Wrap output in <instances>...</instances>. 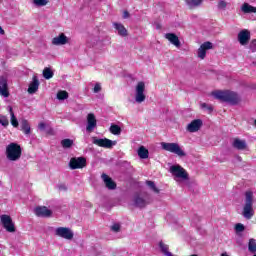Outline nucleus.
<instances>
[{"label": "nucleus", "mask_w": 256, "mask_h": 256, "mask_svg": "<svg viewBox=\"0 0 256 256\" xmlns=\"http://www.w3.org/2000/svg\"><path fill=\"white\" fill-rule=\"evenodd\" d=\"M253 256H256V254H254Z\"/></svg>", "instance_id": "50"}, {"label": "nucleus", "mask_w": 256, "mask_h": 256, "mask_svg": "<svg viewBox=\"0 0 256 256\" xmlns=\"http://www.w3.org/2000/svg\"><path fill=\"white\" fill-rule=\"evenodd\" d=\"M95 127H97V119L95 118V114L90 113L87 115L86 131L88 133H93V131H95Z\"/></svg>", "instance_id": "13"}, {"label": "nucleus", "mask_w": 256, "mask_h": 256, "mask_svg": "<svg viewBox=\"0 0 256 256\" xmlns=\"http://www.w3.org/2000/svg\"><path fill=\"white\" fill-rule=\"evenodd\" d=\"M34 3L37 5V7H45V5L49 3V0H34Z\"/></svg>", "instance_id": "38"}, {"label": "nucleus", "mask_w": 256, "mask_h": 256, "mask_svg": "<svg viewBox=\"0 0 256 256\" xmlns=\"http://www.w3.org/2000/svg\"><path fill=\"white\" fill-rule=\"evenodd\" d=\"M69 43V38L64 33H61L59 36H56L52 39V45H67Z\"/></svg>", "instance_id": "19"}, {"label": "nucleus", "mask_w": 256, "mask_h": 256, "mask_svg": "<svg viewBox=\"0 0 256 256\" xmlns=\"http://www.w3.org/2000/svg\"><path fill=\"white\" fill-rule=\"evenodd\" d=\"M248 250L250 253H256V240L255 239H250L248 243Z\"/></svg>", "instance_id": "32"}, {"label": "nucleus", "mask_w": 256, "mask_h": 256, "mask_svg": "<svg viewBox=\"0 0 256 256\" xmlns=\"http://www.w3.org/2000/svg\"><path fill=\"white\" fill-rule=\"evenodd\" d=\"M47 127V125L45 124V122H41L39 125H38V129L40 131H45V128Z\"/></svg>", "instance_id": "44"}, {"label": "nucleus", "mask_w": 256, "mask_h": 256, "mask_svg": "<svg viewBox=\"0 0 256 256\" xmlns=\"http://www.w3.org/2000/svg\"><path fill=\"white\" fill-rule=\"evenodd\" d=\"M0 35H5V30L0 26Z\"/></svg>", "instance_id": "47"}, {"label": "nucleus", "mask_w": 256, "mask_h": 256, "mask_svg": "<svg viewBox=\"0 0 256 256\" xmlns=\"http://www.w3.org/2000/svg\"><path fill=\"white\" fill-rule=\"evenodd\" d=\"M9 95V78L7 75H0V96L7 99Z\"/></svg>", "instance_id": "8"}, {"label": "nucleus", "mask_w": 256, "mask_h": 256, "mask_svg": "<svg viewBox=\"0 0 256 256\" xmlns=\"http://www.w3.org/2000/svg\"><path fill=\"white\" fill-rule=\"evenodd\" d=\"M21 154V146L17 143L12 142L6 147V158L8 161H19Z\"/></svg>", "instance_id": "3"}, {"label": "nucleus", "mask_w": 256, "mask_h": 256, "mask_svg": "<svg viewBox=\"0 0 256 256\" xmlns=\"http://www.w3.org/2000/svg\"><path fill=\"white\" fill-rule=\"evenodd\" d=\"M0 125L3 127L9 126V119H7V116L0 115Z\"/></svg>", "instance_id": "37"}, {"label": "nucleus", "mask_w": 256, "mask_h": 256, "mask_svg": "<svg viewBox=\"0 0 256 256\" xmlns=\"http://www.w3.org/2000/svg\"><path fill=\"white\" fill-rule=\"evenodd\" d=\"M185 3L189 9H197L203 5V0H186Z\"/></svg>", "instance_id": "26"}, {"label": "nucleus", "mask_w": 256, "mask_h": 256, "mask_svg": "<svg viewBox=\"0 0 256 256\" xmlns=\"http://www.w3.org/2000/svg\"><path fill=\"white\" fill-rule=\"evenodd\" d=\"M165 39L170 41V43L174 45V47H181V41L179 40V37L175 33H166Z\"/></svg>", "instance_id": "20"}, {"label": "nucleus", "mask_w": 256, "mask_h": 256, "mask_svg": "<svg viewBox=\"0 0 256 256\" xmlns=\"http://www.w3.org/2000/svg\"><path fill=\"white\" fill-rule=\"evenodd\" d=\"M209 49H213V43L204 42L203 44H201V46L198 49L199 59H205V57L207 55V51H209Z\"/></svg>", "instance_id": "16"}, {"label": "nucleus", "mask_w": 256, "mask_h": 256, "mask_svg": "<svg viewBox=\"0 0 256 256\" xmlns=\"http://www.w3.org/2000/svg\"><path fill=\"white\" fill-rule=\"evenodd\" d=\"M92 143L98 147H103L104 149H111L113 146L117 145V141L97 137L92 138Z\"/></svg>", "instance_id": "7"}, {"label": "nucleus", "mask_w": 256, "mask_h": 256, "mask_svg": "<svg viewBox=\"0 0 256 256\" xmlns=\"http://www.w3.org/2000/svg\"><path fill=\"white\" fill-rule=\"evenodd\" d=\"M235 230L237 233H242V231H245V226L241 223H238L235 225Z\"/></svg>", "instance_id": "39"}, {"label": "nucleus", "mask_w": 256, "mask_h": 256, "mask_svg": "<svg viewBox=\"0 0 256 256\" xmlns=\"http://www.w3.org/2000/svg\"><path fill=\"white\" fill-rule=\"evenodd\" d=\"M138 156L140 159H149V150L144 146H140L138 149Z\"/></svg>", "instance_id": "27"}, {"label": "nucleus", "mask_w": 256, "mask_h": 256, "mask_svg": "<svg viewBox=\"0 0 256 256\" xmlns=\"http://www.w3.org/2000/svg\"><path fill=\"white\" fill-rule=\"evenodd\" d=\"M236 159L237 161H240V162L243 161V158H241V156H237Z\"/></svg>", "instance_id": "48"}, {"label": "nucleus", "mask_w": 256, "mask_h": 256, "mask_svg": "<svg viewBox=\"0 0 256 256\" xmlns=\"http://www.w3.org/2000/svg\"><path fill=\"white\" fill-rule=\"evenodd\" d=\"M147 99L145 96V82L140 81L135 88V101L136 103H143Z\"/></svg>", "instance_id": "6"}, {"label": "nucleus", "mask_w": 256, "mask_h": 256, "mask_svg": "<svg viewBox=\"0 0 256 256\" xmlns=\"http://www.w3.org/2000/svg\"><path fill=\"white\" fill-rule=\"evenodd\" d=\"M20 127L24 135H31V125L29 124V121L27 119L23 118L20 121Z\"/></svg>", "instance_id": "23"}, {"label": "nucleus", "mask_w": 256, "mask_h": 256, "mask_svg": "<svg viewBox=\"0 0 256 256\" xmlns=\"http://www.w3.org/2000/svg\"><path fill=\"white\" fill-rule=\"evenodd\" d=\"M249 49L250 51H252V53L256 52V40H252L250 45H249Z\"/></svg>", "instance_id": "41"}, {"label": "nucleus", "mask_w": 256, "mask_h": 256, "mask_svg": "<svg viewBox=\"0 0 256 256\" xmlns=\"http://www.w3.org/2000/svg\"><path fill=\"white\" fill-rule=\"evenodd\" d=\"M241 11L243 13H256V7H253L248 3H244L241 7Z\"/></svg>", "instance_id": "28"}, {"label": "nucleus", "mask_w": 256, "mask_h": 256, "mask_svg": "<svg viewBox=\"0 0 256 256\" xmlns=\"http://www.w3.org/2000/svg\"><path fill=\"white\" fill-rule=\"evenodd\" d=\"M55 235L57 237H61L62 239H67L68 241H71V239H73V237H74L73 231L70 230V228H68V227L56 228Z\"/></svg>", "instance_id": "10"}, {"label": "nucleus", "mask_w": 256, "mask_h": 256, "mask_svg": "<svg viewBox=\"0 0 256 256\" xmlns=\"http://www.w3.org/2000/svg\"><path fill=\"white\" fill-rule=\"evenodd\" d=\"M254 125H256V120H254Z\"/></svg>", "instance_id": "49"}, {"label": "nucleus", "mask_w": 256, "mask_h": 256, "mask_svg": "<svg viewBox=\"0 0 256 256\" xmlns=\"http://www.w3.org/2000/svg\"><path fill=\"white\" fill-rule=\"evenodd\" d=\"M101 91V84L100 83H96L93 89L94 93H99Z\"/></svg>", "instance_id": "43"}, {"label": "nucleus", "mask_w": 256, "mask_h": 256, "mask_svg": "<svg viewBox=\"0 0 256 256\" xmlns=\"http://www.w3.org/2000/svg\"><path fill=\"white\" fill-rule=\"evenodd\" d=\"M170 173L173 175V177H176V179H182V181L189 180V174L180 165H172L170 167Z\"/></svg>", "instance_id": "5"}, {"label": "nucleus", "mask_w": 256, "mask_h": 256, "mask_svg": "<svg viewBox=\"0 0 256 256\" xmlns=\"http://www.w3.org/2000/svg\"><path fill=\"white\" fill-rule=\"evenodd\" d=\"M227 8V2L225 0H220L218 2V9H226Z\"/></svg>", "instance_id": "40"}, {"label": "nucleus", "mask_w": 256, "mask_h": 256, "mask_svg": "<svg viewBox=\"0 0 256 256\" xmlns=\"http://www.w3.org/2000/svg\"><path fill=\"white\" fill-rule=\"evenodd\" d=\"M212 95L218 101H221V103H229L230 105H237L241 101V97H239L238 93L229 90H217L212 92Z\"/></svg>", "instance_id": "1"}, {"label": "nucleus", "mask_w": 256, "mask_h": 256, "mask_svg": "<svg viewBox=\"0 0 256 256\" xmlns=\"http://www.w3.org/2000/svg\"><path fill=\"white\" fill-rule=\"evenodd\" d=\"M159 247L165 256H173V254L171 252H169V246L167 244L160 242Z\"/></svg>", "instance_id": "29"}, {"label": "nucleus", "mask_w": 256, "mask_h": 256, "mask_svg": "<svg viewBox=\"0 0 256 256\" xmlns=\"http://www.w3.org/2000/svg\"><path fill=\"white\" fill-rule=\"evenodd\" d=\"M146 185H148L151 191H153L154 193H159V188H157L155 182L148 180L146 181Z\"/></svg>", "instance_id": "35"}, {"label": "nucleus", "mask_w": 256, "mask_h": 256, "mask_svg": "<svg viewBox=\"0 0 256 256\" xmlns=\"http://www.w3.org/2000/svg\"><path fill=\"white\" fill-rule=\"evenodd\" d=\"M59 191H67V186H65V184H61L60 186H58Z\"/></svg>", "instance_id": "45"}, {"label": "nucleus", "mask_w": 256, "mask_h": 256, "mask_svg": "<svg viewBox=\"0 0 256 256\" xmlns=\"http://www.w3.org/2000/svg\"><path fill=\"white\" fill-rule=\"evenodd\" d=\"M203 127V120L195 119L191 123H189L186 127L188 133H197Z\"/></svg>", "instance_id": "12"}, {"label": "nucleus", "mask_w": 256, "mask_h": 256, "mask_svg": "<svg viewBox=\"0 0 256 256\" xmlns=\"http://www.w3.org/2000/svg\"><path fill=\"white\" fill-rule=\"evenodd\" d=\"M255 215V210H253V192L247 191L245 193V204L242 209V216L244 219H252Z\"/></svg>", "instance_id": "2"}, {"label": "nucleus", "mask_w": 256, "mask_h": 256, "mask_svg": "<svg viewBox=\"0 0 256 256\" xmlns=\"http://www.w3.org/2000/svg\"><path fill=\"white\" fill-rule=\"evenodd\" d=\"M101 177H102V180L104 181L107 189L113 190V189L117 188V184H115V182L113 181V179H111V177H109V175L102 174Z\"/></svg>", "instance_id": "22"}, {"label": "nucleus", "mask_w": 256, "mask_h": 256, "mask_svg": "<svg viewBox=\"0 0 256 256\" xmlns=\"http://www.w3.org/2000/svg\"><path fill=\"white\" fill-rule=\"evenodd\" d=\"M110 231H113V233H119L121 231V223H113L110 227Z\"/></svg>", "instance_id": "36"}, {"label": "nucleus", "mask_w": 256, "mask_h": 256, "mask_svg": "<svg viewBox=\"0 0 256 256\" xmlns=\"http://www.w3.org/2000/svg\"><path fill=\"white\" fill-rule=\"evenodd\" d=\"M7 111L10 113V123L14 127H19V121L17 120V117H15V113L13 112V107L7 106Z\"/></svg>", "instance_id": "25"}, {"label": "nucleus", "mask_w": 256, "mask_h": 256, "mask_svg": "<svg viewBox=\"0 0 256 256\" xmlns=\"http://www.w3.org/2000/svg\"><path fill=\"white\" fill-rule=\"evenodd\" d=\"M110 133H112V135H119L121 133V127L117 124H112L110 126Z\"/></svg>", "instance_id": "30"}, {"label": "nucleus", "mask_w": 256, "mask_h": 256, "mask_svg": "<svg viewBox=\"0 0 256 256\" xmlns=\"http://www.w3.org/2000/svg\"><path fill=\"white\" fill-rule=\"evenodd\" d=\"M232 147L234 149H237V151H247L248 149L247 141L241 140L239 138H235L232 142Z\"/></svg>", "instance_id": "17"}, {"label": "nucleus", "mask_w": 256, "mask_h": 256, "mask_svg": "<svg viewBox=\"0 0 256 256\" xmlns=\"http://www.w3.org/2000/svg\"><path fill=\"white\" fill-rule=\"evenodd\" d=\"M113 27L118 31V35H120V37H127L128 32L123 24L114 22Z\"/></svg>", "instance_id": "24"}, {"label": "nucleus", "mask_w": 256, "mask_h": 256, "mask_svg": "<svg viewBox=\"0 0 256 256\" xmlns=\"http://www.w3.org/2000/svg\"><path fill=\"white\" fill-rule=\"evenodd\" d=\"M69 167L72 170L83 169V167H87V159H85L84 157L71 158L69 162Z\"/></svg>", "instance_id": "11"}, {"label": "nucleus", "mask_w": 256, "mask_h": 256, "mask_svg": "<svg viewBox=\"0 0 256 256\" xmlns=\"http://www.w3.org/2000/svg\"><path fill=\"white\" fill-rule=\"evenodd\" d=\"M161 147L164 151L174 153V155H178V157H185L187 155L177 143L161 142Z\"/></svg>", "instance_id": "4"}, {"label": "nucleus", "mask_w": 256, "mask_h": 256, "mask_svg": "<svg viewBox=\"0 0 256 256\" xmlns=\"http://www.w3.org/2000/svg\"><path fill=\"white\" fill-rule=\"evenodd\" d=\"M69 98V93H67V91H59L57 93V99H59V101H65V99Z\"/></svg>", "instance_id": "34"}, {"label": "nucleus", "mask_w": 256, "mask_h": 256, "mask_svg": "<svg viewBox=\"0 0 256 256\" xmlns=\"http://www.w3.org/2000/svg\"><path fill=\"white\" fill-rule=\"evenodd\" d=\"M128 17H129V12L128 11H124L123 19H128Z\"/></svg>", "instance_id": "46"}, {"label": "nucleus", "mask_w": 256, "mask_h": 256, "mask_svg": "<svg viewBox=\"0 0 256 256\" xmlns=\"http://www.w3.org/2000/svg\"><path fill=\"white\" fill-rule=\"evenodd\" d=\"M201 108L202 109H207V111H209L210 113H211V111H213V106L208 105L207 103H202Z\"/></svg>", "instance_id": "42"}, {"label": "nucleus", "mask_w": 256, "mask_h": 256, "mask_svg": "<svg viewBox=\"0 0 256 256\" xmlns=\"http://www.w3.org/2000/svg\"><path fill=\"white\" fill-rule=\"evenodd\" d=\"M61 145L64 149H69V148L73 147V140L64 139L61 141Z\"/></svg>", "instance_id": "33"}, {"label": "nucleus", "mask_w": 256, "mask_h": 256, "mask_svg": "<svg viewBox=\"0 0 256 256\" xmlns=\"http://www.w3.org/2000/svg\"><path fill=\"white\" fill-rule=\"evenodd\" d=\"M34 213L37 217H51L53 215V211L47 208V206L36 207Z\"/></svg>", "instance_id": "14"}, {"label": "nucleus", "mask_w": 256, "mask_h": 256, "mask_svg": "<svg viewBox=\"0 0 256 256\" xmlns=\"http://www.w3.org/2000/svg\"><path fill=\"white\" fill-rule=\"evenodd\" d=\"M37 91H39V78H37V76L34 75L32 81L29 84L28 93L30 95H33L37 93Z\"/></svg>", "instance_id": "18"}, {"label": "nucleus", "mask_w": 256, "mask_h": 256, "mask_svg": "<svg viewBox=\"0 0 256 256\" xmlns=\"http://www.w3.org/2000/svg\"><path fill=\"white\" fill-rule=\"evenodd\" d=\"M44 79H53V70L51 68H44L43 70Z\"/></svg>", "instance_id": "31"}, {"label": "nucleus", "mask_w": 256, "mask_h": 256, "mask_svg": "<svg viewBox=\"0 0 256 256\" xmlns=\"http://www.w3.org/2000/svg\"><path fill=\"white\" fill-rule=\"evenodd\" d=\"M238 41L240 45H247L251 41V32L247 29L240 31L238 33Z\"/></svg>", "instance_id": "15"}, {"label": "nucleus", "mask_w": 256, "mask_h": 256, "mask_svg": "<svg viewBox=\"0 0 256 256\" xmlns=\"http://www.w3.org/2000/svg\"><path fill=\"white\" fill-rule=\"evenodd\" d=\"M0 219L4 229H6L8 233H15V223H13L11 216L3 214L0 216Z\"/></svg>", "instance_id": "9"}, {"label": "nucleus", "mask_w": 256, "mask_h": 256, "mask_svg": "<svg viewBox=\"0 0 256 256\" xmlns=\"http://www.w3.org/2000/svg\"><path fill=\"white\" fill-rule=\"evenodd\" d=\"M133 202L134 205L139 209H143L144 207H147V205H149V202H147V200H145V198L141 197L139 194L134 196Z\"/></svg>", "instance_id": "21"}]
</instances>
